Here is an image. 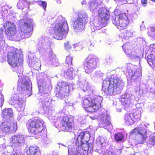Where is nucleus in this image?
Wrapping results in <instances>:
<instances>
[{"instance_id": "c85d7f7f", "label": "nucleus", "mask_w": 155, "mask_h": 155, "mask_svg": "<svg viewBox=\"0 0 155 155\" xmlns=\"http://www.w3.org/2000/svg\"><path fill=\"white\" fill-rule=\"evenodd\" d=\"M47 64H53L57 66L58 64V60L55 58V55L51 52L49 54L48 58L46 60Z\"/></svg>"}, {"instance_id": "6ab92c4d", "label": "nucleus", "mask_w": 155, "mask_h": 155, "mask_svg": "<svg viewBox=\"0 0 155 155\" xmlns=\"http://www.w3.org/2000/svg\"><path fill=\"white\" fill-rule=\"evenodd\" d=\"M25 142L24 136L18 134L12 136L10 139V144L13 147H15L20 149Z\"/></svg>"}, {"instance_id": "f704fd0d", "label": "nucleus", "mask_w": 155, "mask_h": 155, "mask_svg": "<svg viewBox=\"0 0 155 155\" xmlns=\"http://www.w3.org/2000/svg\"><path fill=\"white\" fill-rule=\"evenodd\" d=\"M140 110H137L135 112L130 114L131 116L133 118V120H134V122L139 120H140Z\"/></svg>"}, {"instance_id": "4be33fe9", "label": "nucleus", "mask_w": 155, "mask_h": 155, "mask_svg": "<svg viewBox=\"0 0 155 155\" xmlns=\"http://www.w3.org/2000/svg\"><path fill=\"white\" fill-rule=\"evenodd\" d=\"M134 96L132 94L127 93L122 95L121 98V104L124 108L128 107L134 100Z\"/></svg>"}, {"instance_id": "052dcab7", "label": "nucleus", "mask_w": 155, "mask_h": 155, "mask_svg": "<svg viewBox=\"0 0 155 155\" xmlns=\"http://www.w3.org/2000/svg\"><path fill=\"white\" fill-rule=\"evenodd\" d=\"M86 3H87L86 1L85 0H84L83 1L81 2V4L82 5H85V4H86Z\"/></svg>"}, {"instance_id": "a19ab883", "label": "nucleus", "mask_w": 155, "mask_h": 155, "mask_svg": "<svg viewBox=\"0 0 155 155\" xmlns=\"http://www.w3.org/2000/svg\"><path fill=\"white\" fill-rule=\"evenodd\" d=\"M2 11L4 15L8 13V10L11 8V7H9L8 5L5 4H2Z\"/></svg>"}, {"instance_id": "37998d69", "label": "nucleus", "mask_w": 155, "mask_h": 155, "mask_svg": "<svg viewBox=\"0 0 155 155\" xmlns=\"http://www.w3.org/2000/svg\"><path fill=\"white\" fill-rule=\"evenodd\" d=\"M73 58L72 57L70 56H67L65 60V64L67 65L68 67L70 66H71L72 65V61Z\"/></svg>"}, {"instance_id": "338daca9", "label": "nucleus", "mask_w": 155, "mask_h": 155, "mask_svg": "<svg viewBox=\"0 0 155 155\" xmlns=\"http://www.w3.org/2000/svg\"><path fill=\"white\" fill-rule=\"evenodd\" d=\"M61 145H62V146H64L67 147V146H65V145H63V144H61Z\"/></svg>"}, {"instance_id": "c03bdc74", "label": "nucleus", "mask_w": 155, "mask_h": 155, "mask_svg": "<svg viewBox=\"0 0 155 155\" xmlns=\"http://www.w3.org/2000/svg\"><path fill=\"white\" fill-rule=\"evenodd\" d=\"M38 3L40 6L43 7L45 11L47 5L46 2L40 1L38 2Z\"/></svg>"}, {"instance_id": "f257e3e1", "label": "nucleus", "mask_w": 155, "mask_h": 155, "mask_svg": "<svg viewBox=\"0 0 155 155\" xmlns=\"http://www.w3.org/2000/svg\"><path fill=\"white\" fill-rule=\"evenodd\" d=\"M38 88L39 92L43 93L39 99L40 105H42V108L45 114H48L46 116L51 122L55 123V125L61 128L63 131H71L74 128L73 119L72 117H69L67 116L57 118L54 116L55 113L49 110L50 105V96L47 94L49 91L48 85L46 84L45 80L40 79L38 81Z\"/></svg>"}, {"instance_id": "8fccbe9b", "label": "nucleus", "mask_w": 155, "mask_h": 155, "mask_svg": "<svg viewBox=\"0 0 155 155\" xmlns=\"http://www.w3.org/2000/svg\"><path fill=\"white\" fill-rule=\"evenodd\" d=\"M150 49L152 51L150 54L155 52V43L150 45Z\"/></svg>"}, {"instance_id": "cd10ccee", "label": "nucleus", "mask_w": 155, "mask_h": 155, "mask_svg": "<svg viewBox=\"0 0 155 155\" xmlns=\"http://www.w3.org/2000/svg\"><path fill=\"white\" fill-rule=\"evenodd\" d=\"M29 4L25 0H19L17 5V8L21 9H25L24 11L28 12Z\"/></svg>"}, {"instance_id": "de8ad7c7", "label": "nucleus", "mask_w": 155, "mask_h": 155, "mask_svg": "<svg viewBox=\"0 0 155 155\" xmlns=\"http://www.w3.org/2000/svg\"><path fill=\"white\" fill-rule=\"evenodd\" d=\"M4 101V97L2 93L0 92V107L2 106Z\"/></svg>"}, {"instance_id": "aec40b11", "label": "nucleus", "mask_w": 155, "mask_h": 155, "mask_svg": "<svg viewBox=\"0 0 155 155\" xmlns=\"http://www.w3.org/2000/svg\"><path fill=\"white\" fill-rule=\"evenodd\" d=\"M48 38L47 37H41L38 39V42L36 45L40 52L45 54L49 47Z\"/></svg>"}, {"instance_id": "e433bc0d", "label": "nucleus", "mask_w": 155, "mask_h": 155, "mask_svg": "<svg viewBox=\"0 0 155 155\" xmlns=\"http://www.w3.org/2000/svg\"><path fill=\"white\" fill-rule=\"evenodd\" d=\"M132 33L129 31L127 30H123L121 32L120 35V36L122 38H124L125 39H128V37L132 36Z\"/></svg>"}, {"instance_id": "39448f33", "label": "nucleus", "mask_w": 155, "mask_h": 155, "mask_svg": "<svg viewBox=\"0 0 155 155\" xmlns=\"http://www.w3.org/2000/svg\"><path fill=\"white\" fill-rule=\"evenodd\" d=\"M7 57L8 64L14 68L13 71L20 75L22 74L23 59L21 50L14 48L8 52Z\"/></svg>"}, {"instance_id": "dca6fc26", "label": "nucleus", "mask_w": 155, "mask_h": 155, "mask_svg": "<svg viewBox=\"0 0 155 155\" xmlns=\"http://www.w3.org/2000/svg\"><path fill=\"white\" fill-rule=\"evenodd\" d=\"M0 128L1 130L3 132L9 134L13 133L15 132L17 129V123L15 120L12 121L11 120H5L2 122Z\"/></svg>"}, {"instance_id": "393cba45", "label": "nucleus", "mask_w": 155, "mask_h": 155, "mask_svg": "<svg viewBox=\"0 0 155 155\" xmlns=\"http://www.w3.org/2000/svg\"><path fill=\"white\" fill-rule=\"evenodd\" d=\"M2 115L5 120H11L12 121L14 120L13 117V112L11 108H5L3 110Z\"/></svg>"}, {"instance_id": "4d7b16f0", "label": "nucleus", "mask_w": 155, "mask_h": 155, "mask_svg": "<svg viewBox=\"0 0 155 155\" xmlns=\"http://www.w3.org/2000/svg\"><path fill=\"white\" fill-rule=\"evenodd\" d=\"M150 91L151 93H152L153 94H155V89L154 88H151L150 89Z\"/></svg>"}, {"instance_id": "a18cd8bd", "label": "nucleus", "mask_w": 155, "mask_h": 155, "mask_svg": "<svg viewBox=\"0 0 155 155\" xmlns=\"http://www.w3.org/2000/svg\"><path fill=\"white\" fill-rule=\"evenodd\" d=\"M73 47L74 48H76L75 50L76 51L80 50L82 49V47L81 45V44L78 43V44H76L73 45Z\"/></svg>"}, {"instance_id": "5701e85b", "label": "nucleus", "mask_w": 155, "mask_h": 155, "mask_svg": "<svg viewBox=\"0 0 155 155\" xmlns=\"http://www.w3.org/2000/svg\"><path fill=\"white\" fill-rule=\"evenodd\" d=\"M123 49L127 55L130 58L137 60L139 59V57L136 54H134L131 53L130 45L129 43L124 44L122 46Z\"/></svg>"}, {"instance_id": "4c0bfd02", "label": "nucleus", "mask_w": 155, "mask_h": 155, "mask_svg": "<svg viewBox=\"0 0 155 155\" xmlns=\"http://www.w3.org/2000/svg\"><path fill=\"white\" fill-rule=\"evenodd\" d=\"M3 29L2 28H0V48L5 43L4 39Z\"/></svg>"}, {"instance_id": "6e6552de", "label": "nucleus", "mask_w": 155, "mask_h": 155, "mask_svg": "<svg viewBox=\"0 0 155 155\" xmlns=\"http://www.w3.org/2000/svg\"><path fill=\"white\" fill-rule=\"evenodd\" d=\"M17 89L21 92L19 94L28 97L32 94L31 83L27 76H23L18 82Z\"/></svg>"}, {"instance_id": "bf43d9fd", "label": "nucleus", "mask_w": 155, "mask_h": 155, "mask_svg": "<svg viewBox=\"0 0 155 155\" xmlns=\"http://www.w3.org/2000/svg\"><path fill=\"white\" fill-rule=\"evenodd\" d=\"M140 30L141 31H143L145 29V28L143 25H142L140 26Z\"/></svg>"}, {"instance_id": "2f4dec72", "label": "nucleus", "mask_w": 155, "mask_h": 155, "mask_svg": "<svg viewBox=\"0 0 155 155\" xmlns=\"http://www.w3.org/2000/svg\"><path fill=\"white\" fill-rule=\"evenodd\" d=\"M147 61L149 64L151 66H154L155 70V52L148 54L147 57Z\"/></svg>"}, {"instance_id": "ddd939ff", "label": "nucleus", "mask_w": 155, "mask_h": 155, "mask_svg": "<svg viewBox=\"0 0 155 155\" xmlns=\"http://www.w3.org/2000/svg\"><path fill=\"white\" fill-rule=\"evenodd\" d=\"M145 125L143 127H138L135 128L130 133V135L133 134H137L136 140L138 144H143L146 141L148 137Z\"/></svg>"}, {"instance_id": "58836bf2", "label": "nucleus", "mask_w": 155, "mask_h": 155, "mask_svg": "<svg viewBox=\"0 0 155 155\" xmlns=\"http://www.w3.org/2000/svg\"><path fill=\"white\" fill-rule=\"evenodd\" d=\"M115 139L117 142H120L123 141L124 136L122 134L118 133L116 134L114 136Z\"/></svg>"}, {"instance_id": "7ed1b4c3", "label": "nucleus", "mask_w": 155, "mask_h": 155, "mask_svg": "<svg viewBox=\"0 0 155 155\" xmlns=\"http://www.w3.org/2000/svg\"><path fill=\"white\" fill-rule=\"evenodd\" d=\"M90 137L89 131L80 133L74 138V142L69 147L68 155H78V153L88 155L93 149L92 143L87 142Z\"/></svg>"}, {"instance_id": "3c124183", "label": "nucleus", "mask_w": 155, "mask_h": 155, "mask_svg": "<svg viewBox=\"0 0 155 155\" xmlns=\"http://www.w3.org/2000/svg\"><path fill=\"white\" fill-rule=\"evenodd\" d=\"M64 45L65 49L67 51H69L71 48V47L68 42L65 43Z\"/></svg>"}, {"instance_id": "49530a36", "label": "nucleus", "mask_w": 155, "mask_h": 155, "mask_svg": "<svg viewBox=\"0 0 155 155\" xmlns=\"http://www.w3.org/2000/svg\"><path fill=\"white\" fill-rule=\"evenodd\" d=\"M137 41L141 45H144L146 44V42L143 38H138Z\"/></svg>"}, {"instance_id": "2eb2a0df", "label": "nucleus", "mask_w": 155, "mask_h": 155, "mask_svg": "<svg viewBox=\"0 0 155 155\" xmlns=\"http://www.w3.org/2000/svg\"><path fill=\"white\" fill-rule=\"evenodd\" d=\"M88 15L86 12L80 14L74 21V28L77 30L79 31L84 30L85 25L88 21Z\"/></svg>"}, {"instance_id": "412c9836", "label": "nucleus", "mask_w": 155, "mask_h": 155, "mask_svg": "<svg viewBox=\"0 0 155 155\" xmlns=\"http://www.w3.org/2000/svg\"><path fill=\"white\" fill-rule=\"evenodd\" d=\"M110 118L107 115L103 114L99 120V123L101 127H103L108 130L112 129V126L110 121Z\"/></svg>"}, {"instance_id": "4468645a", "label": "nucleus", "mask_w": 155, "mask_h": 155, "mask_svg": "<svg viewBox=\"0 0 155 155\" xmlns=\"http://www.w3.org/2000/svg\"><path fill=\"white\" fill-rule=\"evenodd\" d=\"M84 68L85 72L91 73L97 67L96 59L91 55H89L84 62Z\"/></svg>"}, {"instance_id": "774afa93", "label": "nucleus", "mask_w": 155, "mask_h": 155, "mask_svg": "<svg viewBox=\"0 0 155 155\" xmlns=\"http://www.w3.org/2000/svg\"><path fill=\"white\" fill-rule=\"evenodd\" d=\"M18 77H19V75L18 74Z\"/></svg>"}, {"instance_id": "603ef678", "label": "nucleus", "mask_w": 155, "mask_h": 155, "mask_svg": "<svg viewBox=\"0 0 155 155\" xmlns=\"http://www.w3.org/2000/svg\"><path fill=\"white\" fill-rule=\"evenodd\" d=\"M149 110L150 112H155V104H153L150 106Z\"/></svg>"}, {"instance_id": "1a4fd4ad", "label": "nucleus", "mask_w": 155, "mask_h": 155, "mask_svg": "<svg viewBox=\"0 0 155 155\" xmlns=\"http://www.w3.org/2000/svg\"><path fill=\"white\" fill-rule=\"evenodd\" d=\"M44 121L41 119L35 118L28 121L27 123L28 130L34 135H41L44 131L43 125Z\"/></svg>"}, {"instance_id": "864d4df0", "label": "nucleus", "mask_w": 155, "mask_h": 155, "mask_svg": "<svg viewBox=\"0 0 155 155\" xmlns=\"http://www.w3.org/2000/svg\"><path fill=\"white\" fill-rule=\"evenodd\" d=\"M12 155H21V152L20 150H15L14 149Z\"/></svg>"}, {"instance_id": "72a5a7b5", "label": "nucleus", "mask_w": 155, "mask_h": 155, "mask_svg": "<svg viewBox=\"0 0 155 155\" xmlns=\"http://www.w3.org/2000/svg\"><path fill=\"white\" fill-rule=\"evenodd\" d=\"M89 8L91 11H95L97 8L99 4L97 0H93L89 3Z\"/></svg>"}, {"instance_id": "7c9ffc66", "label": "nucleus", "mask_w": 155, "mask_h": 155, "mask_svg": "<svg viewBox=\"0 0 155 155\" xmlns=\"http://www.w3.org/2000/svg\"><path fill=\"white\" fill-rule=\"evenodd\" d=\"M56 24L58 25H62L63 27L66 28L68 29V26L65 18L61 16H59L56 20Z\"/></svg>"}, {"instance_id": "bb28decb", "label": "nucleus", "mask_w": 155, "mask_h": 155, "mask_svg": "<svg viewBox=\"0 0 155 155\" xmlns=\"http://www.w3.org/2000/svg\"><path fill=\"white\" fill-rule=\"evenodd\" d=\"M28 64L29 67H33L36 70L38 69L41 66L39 60L36 57H33L30 59Z\"/></svg>"}, {"instance_id": "0eeeda50", "label": "nucleus", "mask_w": 155, "mask_h": 155, "mask_svg": "<svg viewBox=\"0 0 155 155\" xmlns=\"http://www.w3.org/2000/svg\"><path fill=\"white\" fill-rule=\"evenodd\" d=\"M26 97H28L25 96L24 95L19 94L18 96L16 95H14L9 100V104H15L17 110L18 112V114L19 116L17 118L18 120L21 118L24 114L23 110L25 107V101Z\"/></svg>"}, {"instance_id": "680f3d73", "label": "nucleus", "mask_w": 155, "mask_h": 155, "mask_svg": "<svg viewBox=\"0 0 155 155\" xmlns=\"http://www.w3.org/2000/svg\"><path fill=\"white\" fill-rule=\"evenodd\" d=\"M87 117L88 118L89 117L90 118H91L92 120H94V119H95L96 118L94 116H93V117H89L88 116H87Z\"/></svg>"}, {"instance_id": "a878e982", "label": "nucleus", "mask_w": 155, "mask_h": 155, "mask_svg": "<svg viewBox=\"0 0 155 155\" xmlns=\"http://www.w3.org/2000/svg\"><path fill=\"white\" fill-rule=\"evenodd\" d=\"M27 153L28 155H41L39 147L36 145L30 146L27 150Z\"/></svg>"}, {"instance_id": "0e129e2a", "label": "nucleus", "mask_w": 155, "mask_h": 155, "mask_svg": "<svg viewBox=\"0 0 155 155\" xmlns=\"http://www.w3.org/2000/svg\"><path fill=\"white\" fill-rule=\"evenodd\" d=\"M57 1V2L58 4H60L61 2L60 1V0H56Z\"/></svg>"}, {"instance_id": "f3484780", "label": "nucleus", "mask_w": 155, "mask_h": 155, "mask_svg": "<svg viewBox=\"0 0 155 155\" xmlns=\"http://www.w3.org/2000/svg\"><path fill=\"white\" fill-rule=\"evenodd\" d=\"M132 66L131 64L129 65L125 74L127 76L128 75L131 80L134 81L141 77V68H139L137 69L136 66H134V67H132Z\"/></svg>"}, {"instance_id": "b1692460", "label": "nucleus", "mask_w": 155, "mask_h": 155, "mask_svg": "<svg viewBox=\"0 0 155 155\" xmlns=\"http://www.w3.org/2000/svg\"><path fill=\"white\" fill-rule=\"evenodd\" d=\"M79 84L81 88L83 91L88 94L92 93L93 91L90 85L85 80H83L79 82Z\"/></svg>"}, {"instance_id": "79ce46f5", "label": "nucleus", "mask_w": 155, "mask_h": 155, "mask_svg": "<svg viewBox=\"0 0 155 155\" xmlns=\"http://www.w3.org/2000/svg\"><path fill=\"white\" fill-rule=\"evenodd\" d=\"M148 35L152 37H155V28L151 27L148 30Z\"/></svg>"}, {"instance_id": "20e7f679", "label": "nucleus", "mask_w": 155, "mask_h": 155, "mask_svg": "<svg viewBox=\"0 0 155 155\" xmlns=\"http://www.w3.org/2000/svg\"><path fill=\"white\" fill-rule=\"evenodd\" d=\"M124 84L120 78L112 76L110 78H106L104 81L102 90L106 94L114 95L121 93Z\"/></svg>"}, {"instance_id": "9b49d317", "label": "nucleus", "mask_w": 155, "mask_h": 155, "mask_svg": "<svg viewBox=\"0 0 155 155\" xmlns=\"http://www.w3.org/2000/svg\"><path fill=\"white\" fill-rule=\"evenodd\" d=\"M129 15L127 14L121 13L113 17V23L117 26V28L123 29L126 28L129 22Z\"/></svg>"}, {"instance_id": "ea45409f", "label": "nucleus", "mask_w": 155, "mask_h": 155, "mask_svg": "<svg viewBox=\"0 0 155 155\" xmlns=\"http://www.w3.org/2000/svg\"><path fill=\"white\" fill-rule=\"evenodd\" d=\"M7 18L9 20H15L16 18V14L13 11H11L7 16Z\"/></svg>"}, {"instance_id": "6e6d98bb", "label": "nucleus", "mask_w": 155, "mask_h": 155, "mask_svg": "<svg viewBox=\"0 0 155 155\" xmlns=\"http://www.w3.org/2000/svg\"><path fill=\"white\" fill-rule=\"evenodd\" d=\"M141 4L144 7H145L147 6V0H141Z\"/></svg>"}, {"instance_id": "69168bd1", "label": "nucleus", "mask_w": 155, "mask_h": 155, "mask_svg": "<svg viewBox=\"0 0 155 155\" xmlns=\"http://www.w3.org/2000/svg\"><path fill=\"white\" fill-rule=\"evenodd\" d=\"M115 1H124V0H114Z\"/></svg>"}, {"instance_id": "5fc2aeb1", "label": "nucleus", "mask_w": 155, "mask_h": 155, "mask_svg": "<svg viewBox=\"0 0 155 155\" xmlns=\"http://www.w3.org/2000/svg\"><path fill=\"white\" fill-rule=\"evenodd\" d=\"M135 91H136V93H139L140 94V93H142L143 92L142 90L140 89V87H137V89H135Z\"/></svg>"}, {"instance_id": "473e14b6", "label": "nucleus", "mask_w": 155, "mask_h": 155, "mask_svg": "<svg viewBox=\"0 0 155 155\" xmlns=\"http://www.w3.org/2000/svg\"><path fill=\"white\" fill-rule=\"evenodd\" d=\"M124 120L125 124L127 125H132L134 122V120H133L131 115L130 114H126L124 115Z\"/></svg>"}, {"instance_id": "9d476101", "label": "nucleus", "mask_w": 155, "mask_h": 155, "mask_svg": "<svg viewBox=\"0 0 155 155\" xmlns=\"http://www.w3.org/2000/svg\"><path fill=\"white\" fill-rule=\"evenodd\" d=\"M98 15L100 17L99 21H95L94 27V30L100 29L107 25V21L110 17L109 11L104 8H100L98 10Z\"/></svg>"}, {"instance_id": "423d86ee", "label": "nucleus", "mask_w": 155, "mask_h": 155, "mask_svg": "<svg viewBox=\"0 0 155 155\" xmlns=\"http://www.w3.org/2000/svg\"><path fill=\"white\" fill-rule=\"evenodd\" d=\"M103 100V97L101 96L83 97L82 99V107L88 112H95L101 107Z\"/></svg>"}, {"instance_id": "f03ea898", "label": "nucleus", "mask_w": 155, "mask_h": 155, "mask_svg": "<svg viewBox=\"0 0 155 155\" xmlns=\"http://www.w3.org/2000/svg\"><path fill=\"white\" fill-rule=\"evenodd\" d=\"M32 25L33 20L30 18H27L20 20L18 32H16L15 26L13 22L6 21L4 24V28L6 34L10 40L19 41L31 36Z\"/></svg>"}, {"instance_id": "a211bd4d", "label": "nucleus", "mask_w": 155, "mask_h": 155, "mask_svg": "<svg viewBox=\"0 0 155 155\" xmlns=\"http://www.w3.org/2000/svg\"><path fill=\"white\" fill-rule=\"evenodd\" d=\"M53 31L54 38L56 39L61 40L64 38L65 37L66 35L68 33V29H67L66 28L62 25L55 24Z\"/></svg>"}, {"instance_id": "f8f14e48", "label": "nucleus", "mask_w": 155, "mask_h": 155, "mask_svg": "<svg viewBox=\"0 0 155 155\" xmlns=\"http://www.w3.org/2000/svg\"><path fill=\"white\" fill-rule=\"evenodd\" d=\"M57 89L58 91L56 93V96L61 99H63L68 96L69 92L73 89L72 84L63 81L58 83Z\"/></svg>"}, {"instance_id": "c9c22d12", "label": "nucleus", "mask_w": 155, "mask_h": 155, "mask_svg": "<svg viewBox=\"0 0 155 155\" xmlns=\"http://www.w3.org/2000/svg\"><path fill=\"white\" fill-rule=\"evenodd\" d=\"M155 144V133L151 134L149 140L147 141V145L149 147H151Z\"/></svg>"}, {"instance_id": "e2e57ef3", "label": "nucleus", "mask_w": 155, "mask_h": 155, "mask_svg": "<svg viewBox=\"0 0 155 155\" xmlns=\"http://www.w3.org/2000/svg\"><path fill=\"white\" fill-rule=\"evenodd\" d=\"M94 46V44H92L91 43V44L90 47L91 48H90V49H92V47H93Z\"/></svg>"}, {"instance_id": "13d9d810", "label": "nucleus", "mask_w": 155, "mask_h": 155, "mask_svg": "<svg viewBox=\"0 0 155 155\" xmlns=\"http://www.w3.org/2000/svg\"><path fill=\"white\" fill-rule=\"evenodd\" d=\"M96 74L97 77L98 76H101L102 75V74L99 72H97L96 73Z\"/></svg>"}, {"instance_id": "09e8293b", "label": "nucleus", "mask_w": 155, "mask_h": 155, "mask_svg": "<svg viewBox=\"0 0 155 155\" xmlns=\"http://www.w3.org/2000/svg\"><path fill=\"white\" fill-rule=\"evenodd\" d=\"M105 141L104 140V138L103 137H101L100 138H97V143H99L101 145H103Z\"/></svg>"}, {"instance_id": "c756f323", "label": "nucleus", "mask_w": 155, "mask_h": 155, "mask_svg": "<svg viewBox=\"0 0 155 155\" xmlns=\"http://www.w3.org/2000/svg\"><path fill=\"white\" fill-rule=\"evenodd\" d=\"M75 74L76 73L72 67H70L69 69L64 73V75L65 77L70 79H73L74 77Z\"/></svg>"}]
</instances>
